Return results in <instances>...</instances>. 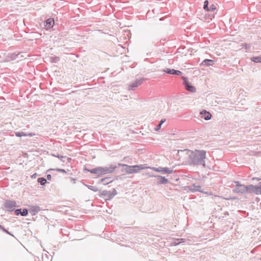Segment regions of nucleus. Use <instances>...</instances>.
I'll list each match as a JSON object with an SVG mask.
<instances>
[{"label":"nucleus","mask_w":261,"mask_h":261,"mask_svg":"<svg viewBox=\"0 0 261 261\" xmlns=\"http://www.w3.org/2000/svg\"><path fill=\"white\" fill-rule=\"evenodd\" d=\"M161 124H159L156 126V127L154 128V129L156 130V131H158L160 129H161Z\"/></svg>","instance_id":"473e14b6"},{"label":"nucleus","mask_w":261,"mask_h":261,"mask_svg":"<svg viewBox=\"0 0 261 261\" xmlns=\"http://www.w3.org/2000/svg\"><path fill=\"white\" fill-rule=\"evenodd\" d=\"M118 166H123L124 167V169H123V171H125L128 174H133L134 173L133 166H129L126 164H122L119 163L118 164Z\"/></svg>","instance_id":"9b49d317"},{"label":"nucleus","mask_w":261,"mask_h":261,"mask_svg":"<svg viewBox=\"0 0 261 261\" xmlns=\"http://www.w3.org/2000/svg\"><path fill=\"white\" fill-rule=\"evenodd\" d=\"M28 135L32 136L31 134L28 135V134H27L26 133H24L23 132H15V136H17V137H21L22 136H28Z\"/></svg>","instance_id":"b1692460"},{"label":"nucleus","mask_w":261,"mask_h":261,"mask_svg":"<svg viewBox=\"0 0 261 261\" xmlns=\"http://www.w3.org/2000/svg\"><path fill=\"white\" fill-rule=\"evenodd\" d=\"M55 170L59 172H62V173H66V171L64 169H58V168Z\"/></svg>","instance_id":"2f4dec72"},{"label":"nucleus","mask_w":261,"mask_h":261,"mask_svg":"<svg viewBox=\"0 0 261 261\" xmlns=\"http://www.w3.org/2000/svg\"><path fill=\"white\" fill-rule=\"evenodd\" d=\"M208 1L207 0L205 1L204 2L203 9L206 11H207V10H208Z\"/></svg>","instance_id":"cd10ccee"},{"label":"nucleus","mask_w":261,"mask_h":261,"mask_svg":"<svg viewBox=\"0 0 261 261\" xmlns=\"http://www.w3.org/2000/svg\"><path fill=\"white\" fill-rule=\"evenodd\" d=\"M66 156H61V160L64 162H65V159H66Z\"/></svg>","instance_id":"c9c22d12"},{"label":"nucleus","mask_w":261,"mask_h":261,"mask_svg":"<svg viewBox=\"0 0 261 261\" xmlns=\"http://www.w3.org/2000/svg\"><path fill=\"white\" fill-rule=\"evenodd\" d=\"M145 80L144 78H141L139 79L136 80L135 82H133L130 84L128 87V90H134L136 88L138 87L139 86L141 85L143 81Z\"/></svg>","instance_id":"423d86ee"},{"label":"nucleus","mask_w":261,"mask_h":261,"mask_svg":"<svg viewBox=\"0 0 261 261\" xmlns=\"http://www.w3.org/2000/svg\"><path fill=\"white\" fill-rule=\"evenodd\" d=\"M259 186H254L253 193L256 194H261V182Z\"/></svg>","instance_id":"aec40b11"},{"label":"nucleus","mask_w":261,"mask_h":261,"mask_svg":"<svg viewBox=\"0 0 261 261\" xmlns=\"http://www.w3.org/2000/svg\"><path fill=\"white\" fill-rule=\"evenodd\" d=\"M21 210H22L21 208H18V209L15 210L14 211L15 215L17 216L19 215H21Z\"/></svg>","instance_id":"c85d7f7f"},{"label":"nucleus","mask_w":261,"mask_h":261,"mask_svg":"<svg viewBox=\"0 0 261 261\" xmlns=\"http://www.w3.org/2000/svg\"><path fill=\"white\" fill-rule=\"evenodd\" d=\"M236 186L233 190L234 193L244 194L246 193V186L240 184L239 181H235Z\"/></svg>","instance_id":"7ed1b4c3"},{"label":"nucleus","mask_w":261,"mask_h":261,"mask_svg":"<svg viewBox=\"0 0 261 261\" xmlns=\"http://www.w3.org/2000/svg\"><path fill=\"white\" fill-rule=\"evenodd\" d=\"M37 181L42 186H44L47 182L46 179L44 177H39L37 179Z\"/></svg>","instance_id":"4be33fe9"},{"label":"nucleus","mask_w":261,"mask_h":261,"mask_svg":"<svg viewBox=\"0 0 261 261\" xmlns=\"http://www.w3.org/2000/svg\"><path fill=\"white\" fill-rule=\"evenodd\" d=\"M40 211V207L39 206H32L29 210V212L32 215H35Z\"/></svg>","instance_id":"dca6fc26"},{"label":"nucleus","mask_w":261,"mask_h":261,"mask_svg":"<svg viewBox=\"0 0 261 261\" xmlns=\"http://www.w3.org/2000/svg\"><path fill=\"white\" fill-rule=\"evenodd\" d=\"M134 173H137L140 171L145 169L146 167H144V165H139L133 166Z\"/></svg>","instance_id":"a211bd4d"},{"label":"nucleus","mask_w":261,"mask_h":261,"mask_svg":"<svg viewBox=\"0 0 261 261\" xmlns=\"http://www.w3.org/2000/svg\"><path fill=\"white\" fill-rule=\"evenodd\" d=\"M46 177L48 180H50L51 179V175L50 174H47Z\"/></svg>","instance_id":"e433bc0d"},{"label":"nucleus","mask_w":261,"mask_h":261,"mask_svg":"<svg viewBox=\"0 0 261 261\" xmlns=\"http://www.w3.org/2000/svg\"><path fill=\"white\" fill-rule=\"evenodd\" d=\"M86 186L88 187V188L94 192H97L98 191V189L95 186H90V185H86Z\"/></svg>","instance_id":"393cba45"},{"label":"nucleus","mask_w":261,"mask_h":261,"mask_svg":"<svg viewBox=\"0 0 261 261\" xmlns=\"http://www.w3.org/2000/svg\"><path fill=\"white\" fill-rule=\"evenodd\" d=\"M182 79L183 80V84L187 91L193 93L196 92V88L190 83L187 77L182 76Z\"/></svg>","instance_id":"f03ea898"},{"label":"nucleus","mask_w":261,"mask_h":261,"mask_svg":"<svg viewBox=\"0 0 261 261\" xmlns=\"http://www.w3.org/2000/svg\"><path fill=\"white\" fill-rule=\"evenodd\" d=\"M72 180L74 181V183H75V179L72 178Z\"/></svg>","instance_id":"c03bdc74"},{"label":"nucleus","mask_w":261,"mask_h":261,"mask_svg":"<svg viewBox=\"0 0 261 261\" xmlns=\"http://www.w3.org/2000/svg\"><path fill=\"white\" fill-rule=\"evenodd\" d=\"M165 121H166V120H165V119H162V120L160 121V122L159 124H161V125H162V124H163V123Z\"/></svg>","instance_id":"58836bf2"},{"label":"nucleus","mask_w":261,"mask_h":261,"mask_svg":"<svg viewBox=\"0 0 261 261\" xmlns=\"http://www.w3.org/2000/svg\"><path fill=\"white\" fill-rule=\"evenodd\" d=\"M193 48H189V49H188V51H189V52H190V53H192V52L193 51Z\"/></svg>","instance_id":"a19ab883"},{"label":"nucleus","mask_w":261,"mask_h":261,"mask_svg":"<svg viewBox=\"0 0 261 261\" xmlns=\"http://www.w3.org/2000/svg\"><path fill=\"white\" fill-rule=\"evenodd\" d=\"M182 242L181 241H177V240L176 241H175V242L173 243L174 244V245H179V244L181 243Z\"/></svg>","instance_id":"f704fd0d"},{"label":"nucleus","mask_w":261,"mask_h":261,"mask_svg":"<svg viewBox=\"0 0 261 261\" xmlns=\"http://www.w3.org/2000/svg\"><path fill=\"white\" fill-rule=\"evenodd\" d=\"M29 210L27 208H23L21 210V216H26L28 214Z\"/></svg>","instance_id":"bb28decb"},{"label":"nucleus","mask_w":261,"mask_h":261,"mask_svg":"<svg viewBox=\"0 0 261 261\" xmlns=\"http://www.w3.org/2000/svg\"><path fill=\"white\" fill-rule=\"evenodd\" d=\"M215 61L211 59H205L201 63V65L205 66H213L215 64Z\"/></svg>","instance_id":"f3484780"},{"label":"nucleus","mask_w":261,"mask_h":261,"mask_svg":"<svg viewBox=\"0 0 261 261\" xmlns=\"http://www.w3.org/2000/svg\"><path fill=\"white\" fill-rule=\"evenodd\" d=\"M117 194V192L115 189H113V192H111L112 197V198Z\"/></svg>","instance_id":"7c9ffc66"},{"label":"nucleus","mask_w":261,"mask_h":261,"mask_svg":"<svg viewBox=\"0 0 261 261\" xmlns=\"http://www.w3.org/2000/svg\"><path fill=\"white\" fill-rule=\"evenodd\" d=\"M112 181L113 180H111V177H108L100 179L99 180V183H103L105 185H106L111 183Z\"/></svg>","instance_id":"6ab92c4d"},{"label":"nucleus","mask_w":261,"mask_h":261,"mask_svg":"<svg viewBox=\"0 0 261 261\" xmlns=\"http://www.w3.org/2000/svg\"><path fill=\"white\" fill-rule=\"evenodd\" d=\"M3 228L4 227L1 225H0V229L2 230Z\"/></svg>","instance_id":"79ce46f5"},{"label":"nucleus","mask_w":261,"mask_h":261,"mask_svg":"<svg viewBox=\"0 0 261 261\" xmlns=\"http://www.w3.org/2000/svg\"><path fill=\"white\" fill-rule=\"evenodd\" d=\"M216 9V7L214 5H212L210 7H208V10L207 11H213Z\"/></svg>","instance_id":"c756f323"},{"label":"nucleus","mask_w":261,"mask_h":261,"mask_svg":"<svg viewBox=\"0 0 261 261\" xmlns=\"http://www.w3.org/2000/svg\"><path fill=\"white\" fill-rule=\"evenodd\" d=\"M2 230L4 231V232H5L6 233L10 234V235H11V236H13L10 232H9L7 229H6L4 227L3 228Z\"/></svg>","instance_id":"72a5a7b5"},{"label":"nucleus","mask_w":261,"mask_h":261,"mask_svg":"<svg viewBox=\"0 0 261 261\" xmlns=\"http://www.w3.org/2000/svg\"><path fill=\"white\" fill-rule=\"evenodd\" d=\"M84 170L89 172L92 174H94L97 177H100L103 175L101 167H97L92 169H88L85 168Z\"/></svg>","instance_id":"20e7f679"},{"label":"nucleus","mask_w":261,"mask_h":261,"mask_svg":"<svg viewBox=\"0 0 261 261\" xmlns=\"http://www.w3.org/2000/svg\"><path fill=\"white\" fill-rule=\"evenodd\" d=\"M178 52H179V53H181L182 54H183V53H184V52L181 51L180 50H179V51H178Z\"/></svg>","instance_id":"a18cd8bd"},{"label":"nucleus","mask_w":261,"mask_h":261,"mask_svg":"<svg viewBox=\"0 0 261 261\" xmlns=\"http://www.w3.org/2000/svg\"><path fill=\"white\" fill-rule=\"evenodd\" d=\"M201 187L199 185H196L195 184H192L191 185L185 187V190L191 191V192H203L200 190Z\"/></svg>","instance_id":"9d476101"},{"label":"nucleus","mask_w":261,"mask_h":261,"mask_svg":"<svg viewBox=\"0 0 261 261\" xmlns=\"http://www.w3.org/2000/svg\"><path fill=\"white\" fill-rule=\"evenodd\" d=\"M251 59L252 61L255 63H261V56L253 57Z\"/></svg>","instance_id":"5701e85b"},{"label":"nucleus","mask_w":261,"mask_h":261,"mask_svg":"<svg viewBox=\"0 0 261 261\" xmlns=\"http://www.w3.org/2000/svg\"><path fill=\"white\" fill-rule=\"evenodd\" d=\"M164 71L169 74H172V75H180L182 74V72L177 70H175L174 69H170V68H166L165 70H164Z\"/></svg>","instance_id":"ddd939ff"},{"label":"nucleus","mask_w":261,"mask_h":261,"mask_svg":"<svg viewBox=\"0 0 261 261\" xmlns=\"http://www.w3.org/2000/svg\"><path fill=\"white\" fill-rule=\"evenodd\" d=\"M150 177H155L157 178L156 184L158 185H166L169 182V180L161 175H153L149 174Z\"/></svg>","instance_id":"1a4fd4ad"},{"label":"nucleus","mask_w":261,"mask_h":261,"mask_svg":"<svg viewBox=\"0 0 261 261\" xmlns=\"http://www.w3.org/2000/svg\"><path fill=\"white\" fill-rule=\"evenodd\" d=\"M252 180H257V181H259L261 179L259 178H257V177H253V178H252Z\"/></svg>","instance_id":"ea45409f"},{"label":"nucleus","mask_w":261,"mask_h":261,"mask_svg":"<svg viewBox=\"0 0 261 261\" xmlns=\"http://www.w3.org/2000/svg\"><path fill=\"white\" fill-rule=\"evenodd\" d=\"M5 207L9 212L14 211V207H16V203L15 201L8 200L4 204Z\"/></svg>","instance_id":"6e6552de"},{"label":"nucleus","mask_w":261,"mask_h":261,"mask_svg":"<svg viewBox=\"0 0 261 261\" xmlns=\"http://www.w3.org/2000/svg\"><path fill=\"white\" fill-rule=\"evenodd\" d=\"M100 194L105 198L106 200H110L112 199L111 191L103 190L101 191Z\"/></svg>","instance_id":"4468645a"},{"label":"nucleus","mask_w":261,"mask_h":261,"mask_svg":"<svg viewBox=\"0 0 261 261\" xmlns=\"http://www.w3.org/2000/svg\"><path fill=\"white\" fill-rule=\"evenodd\" d=\"M189 156V162L190 165L205 167V160L206 159V151L204 150H190L185 149L183 150Z\"/></svg>","instance_id":"f257e3e1"},{"label":"nucleus","mask_w":261,"mask_h":261,"mask_svg":"<svg viewBox=\"0 0 261 261\" xmlns=\"http://www.w3.org/2000/svg\"><path fill=\"white\" fill-rule=\"evenodd\" d=\"M153 171L161 172L163 174H171L173 172V170L167 167H153L151 168Z\"/></svg>","instance_id":"39448f33"},{"label":"nucleus","mask_w":261,"mask_h":261,"mask_svg":"<svg viewBox=\"0 0 261 261\" xmlns=\"http://www.w3.org/2000/svg\"><path fill=\"white\" fill-rule=\"evenodd\" d=\"M185 239H177V241H181L182 243L185 242Z\"/></svg>","instance_id":"4c0bfd02"},{"label":"nucleus","mask_w":261,"mask_h":261,"mask_svg":"<svg viewBox=\"0 0 261 261\" xmlns=\"http://www.w3.org/2000/svg\"><path fill=\"white\" fill-rule=\"evenodd\" d=\"M117 167V166L113 164L110 165L109 167H101L103 175L113 172Z\"/></svg>","instance_id":"0eeeda50"},{"label":"nucleus","mask_w":261,"mask_h":261,"mask_svg":"<svg viewBox=\"0 0 261 261\" xmlns=\"http://www.w3.org/2000/svg\"><path fill=\"white\" fill-rule=\"evenodd\" d=\"M254 186L253 185H249L246 186V193H253Z\"/></svg>","instance_id":"412c9836"},{"label":"nucleus","mask_w":261,"mask_h":261,"mask_svg":"<svg viewBox=\"0 0 261 261\" xmlns=\"http://www.w3.org/2000/svg\"><path fill=\"white\" fill-rule=\"evenodd\" d=\"M54 24V19L53 18H49L44 22V27L46 29L48 30L53 28Z\"/></svg>","instance_id":"f8f14e48"},{"label":"nucleus","mask_w":261,"mask_h":261,"mask_svg":"<svg viewBox=\"0 0 261 261\" xmlns=\"http://www.w3.org/2000/svg\"><path fill=\"white\" fill-rule=\"evenodd\" d=\"M19 54H20L19 53L16 54L14 53L11 54L9 57L11 58V60H15L16 58H17L18 57V56L19 55Z\"/></svg>","instance_id":"a878e982"},{"label":"nucleus","mask_w":261,"mask_h":261,"mask_svg":"<svg viewBox=\"0 0 261 261\" xmlns=\"http://www.w3.org/2000/svg\"><path fill=\"white\" fill-rule=\"evenodd\" d=\"M200 114L202 116V118L204 119L205 120H209L212 118L211 114L205 110H202L200 112Z\"/></svg>","instance_id":"2eb2a0df"},{"label":"nucleus","mask_w":261,"mask_h":261,"mask_svg":"<svg viewBox=\"0 0 261 261\" xmlns=\"http://www.w3.org/2000/svg\"><path fill=\"white\" fill-rule=\"evenodd\" d=\"M57 157H58V158H60V159H61V156H60L59 155H58Z\"/></svg>","instance_id":"37998d69"}]
</instances>
